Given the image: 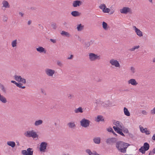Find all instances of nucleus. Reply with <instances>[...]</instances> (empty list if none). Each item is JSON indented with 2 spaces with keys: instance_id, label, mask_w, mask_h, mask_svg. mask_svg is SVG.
Here are the masks:
<instances>
[{
  "instance_id": "nucleus-20",
  "label": "nucleus",
  "mask_w": 155,
  "mask_h": 155,
  "mask_svg": "<svg viewBox=\"0 0 155 155\" xmlns=\"http://www.w3.org/2000/svg\"><path fill=\"white\" fill-rule=\"evenodd\" d=\"M0 89L4 93H6L7 91V89L5 86L0 83Z\"/></svg>"
},
{
  "instance_id": "nucleus-3",
  "label": "nucleus",
  "mask_w": 155,
  "mask_h": 155,
  "mask_svg": "<svg viewBox=\"0 0 155 155\" xmlns=\"http://www.w3.org/2000/svg\"><path fill=\"white\" fill-rule=\"evenodd\" d=\"M25 136L28 137H32L33 138L38 137V135L33 130L26 131L24 134Z\"/></svg>"
},
{
  "instance_id": "nucleus-21",
  "label": "nucleus",
  "mask_w": 155,
  "mask_h": 155,
  "mask_svg": "<svg viewBox=\"0 0 155 155\" xmlns=\"http://www.w3.org/2000/svg\"><path fill=\"white\" fill-rule=\"evenodd\" d=\"M2 4L3 5V7L5 8H9L10 7V5L8 2L5 0L3 1L2 2Z\"/></svg>"
},
{
  "instance_id": "nucleus-6",
  "label": "nucleus",
  "mask_w": 155,
  "mask_h": 155,
  "mask_svg": "<svg viewBox=\"0 0 155 155\" xmlns=\"http://www.w3.org/2000/svg\"><path fill=\"white\" fill-rule=\"evenodd\" d=\"M90 123V121L88 119L84 118L80 121L81 125L85 128L88 127Z\"/></svg>"
},
{
  "instance_id": "nucleus-16",
  "label": "nucleus",
  "mask_w": 155,
  "mask_h": 155,
  "mask_svg": "<svg viewBox=\"0 0 155 155\" xmlns=\"http://www.w3.org/2000/svg\"><path fill=\"white\" fill-rule=\"evenodd\" d=\"M128 83L129 84H130L134 86H136L138 84L136 80L134 79H130L128 81Z\"/></svg>"
},
{
  "instance_id": "nucleus-25",
  "label": "nucleus",
  "mask_w": 155,
  "mask_h": 155,
  "mask_svg": "<svg viewBox=\"0 0 155 155\" xmlns=\"http://www.w3.org/2000/svg\"><path fill=\"white\" fill-rule=\"evenodd\" d=\"M7 144L12 148L14 147L16 145L14 141H8Z\"/></svg>"
},
{
  "instance_id": "nucleus-17",
  "label": "nucleus",
  "mask_w": 155,
  "mask_h": 155,
  "mask_svg": "<svg viewBox=\"0 0 155 155\" xmlns=\"http://www.w3.org/2000/svg\"><path fill=\"white\" fill-rule=\"evenodd\" d=\"M0 101L3 103L5 104L7 102L6 98L0 94Z\"/></svg>"
},
{
  "instance_id": "nucleus-23",
  "label": "nucleus",
  "mask_w": 155,
  "mask_h": 155,
  "mask_svg": "<svg viewBox=\"0 0 155 155\" xmlns=\"http://www.w3.org/2000/svg\"><path fill=\"white\" fill-rule=\"evenodd\" d=\"M93 141L95 143L99 144L100 143L101 138L99 137L94 138L93 139Z\"/></svg>"
},
{
  "instance_id": "nucleus-14",
  "label": "nucleus",
  "mask_w": 155,
  "mask_h": 155,
  "mask_svg": "<svg viewBox=\"0 0 155 155\" xmlns=\"http://www.w3.org/2000/svg\"><path fill=\"white\" fill-rule=\"evenodd\" d=\"M116 141V139L115 138H110L107 139L106 143L108 144H112L114 143Z\"/></svg>"
},
{
  "instance_id": "nucleus-52",
  "label": "nucleus",
  "mask_w": 155,
  "mask_h": 155,
  "mask_svg": "<svg viewBox=\"0 0 155 155\" xmlns=\"http://www.w3.org/2000/svg\"><path fill=\"white\" fill-rule=\"evenodd\" d=\"M74 56L73 55L71 54L69 57H68L67 58L68 59H71L73 58Z\"/></svg>"
},
{
  "instance_id": "nucleus-35",
  "label": "nucleus",
  "mask_w": 155,
  "mask_h": 155,
  "mask_svg": "<svg viewBox=\"0 0 155 155\" xmlns=\"http://www.w3.org/2000/svg\"><path fill=\"white\" fill-rule=\"evenodd\" d=\"M140 131L143 133H146V130H147V128H143L142 127H140Z\"/></svg>"
},
{
  "instance_id": "nucleus-60",
  "label": "nucleus",
  "mask_w": 155,
  "mask_h": 155,
  "mask_svg": "<svg viewBox=\"0 0 155 155\" xmlns=\"http://www.w3.org/2000/svg\"><path fill=\"white\" fill-rule=\"evenodd\" d=\"M19 15H21V17L23 16V15H24L23 13H21V12H19Z\"/></svg>"
},
{
  "instance_id": "nucleus-48",
  "label": "nucleus",
  "mask_w": 155,
  "mask_h": 155,
  "mask_svg": "<svg viewBox=\"0 0 155 155\" xmlns=\"http://www.w3.org/2000/svg\"><path fill=\"white\" fill-rule=\"evenodd\" d=\"M64 26L66 28H68V22H64L63 24Z\"/></svg>"
},
{
  "instance_id": "nucleus-53",
  "label": "nucleus",
  "mask_w": 155,
  "mask_h": 155,
  "mask_svg": "<svg viewBox=\"0 0 155 155\" xmlns=\"http://www.w3.org/2000/svg\"><path fill=\"white\" fill-rule=\"evenodd\" d=\"M37 8L36 7H31V8H30V9L31 10H36V9Z\"/></svg>"
},
{
  "instance_id": "nucleus-2",
  "label": "nucleus",
  "mask_w": 155,
  "mask_h": 155,
  "mask_svg": "<svg viewBox=\"0 0 155 155\" xmlns=\"http://www.w3.org/2000/svg\"><path fill=\"white\" fill-rule=\"evenodd\" d=\"M95 103L97 104V106H101L104 107H107L110 106L112 104V103L109 101L103 102L97 100Z\"/></svg>"
},
{
  "instance_id": "nucleus-34",
  "label": "nucleus",
  "mask_w": 155,
  "mask_h": 155,
  "mask_svg": "<svg viewBox=\"0 0 155 155\" xmlns=\"http://www.w3.org/2000/svg\"><path fill=\"white\" fill-rule=\"evenodd\" d=\"M113 124L114 125L116 126V127H119L122 128V127L120 124V122L119 121H117L113 122Z\"/></svg>"
},
{
  "instance_id": "nucleus-11",
  "label": "nucleus",
  "mask_w": 155,
  "mask_h": 155,
  "mask_svg": "<svg viewBox=\"0 0 155 155\" xmlns=\"http://www.w3.org/2000/svg\"><path fill=\"white\" fill-rule=\"evenodd\" d=\"M48 143L45 142H42L40 145V150L41 152H45Z\"/></svg>"
},
{
  "instance_id": "nucleus-62",
  "label": "nucleus",
  "mask_w": 155,
  "mask_h": 155,
  "mask_svg": "<svg viewBox=\"0 0 155 155\" xmlns=\"http://www.w3.org/2000/svg\"><path fill=\"white\" fill-rule=\"evenodd\" d=\"M153 154L152 152L151 151H150L148 154V155H151L152 154Z\"/></svg>"
},
{
  "instance_id": "nucleus-46",
  "label": "nucleus",
  "mask_w": 155,
  "mask_h": 155,
  "mask_svg": "<svg viewBox=\"0 0 155 155\" xmlns=\"http://www.w3.org/2000/svg\"><path fill=\"white\" fill-rule=\"evenodd\" d=\"M22 84L20 83H17L16 85L17 87L21 88Z\"/></svg>"
},
{
  "instance_id": "nucleus-64",
  "label": "nucleus",
  "mask_w": 155,
  "mask_h": 155,
  "mask_svg": "<svg viewBox=\"0 0 155 155\" xmlns=\"http://www.w3.org/2000/svg\"><path fill=\"white\" fill-rule=\"evenodd\" d=\"M129 136L131 137H133V135L131 134H129Z\"/></svg>"
},
{
  "instance_id": "nucleus-58",
  "label": "nucleus",
  "mask_w": 155,
  "mask_h": 155,
  "mask_svg": "<svg viewBox=\"0 0 155 155\" xmlns=\"http://www.w3.org/2000/svg\"><path fill=\"white\" fill-rule=\"evenodd\" d=\"M31 23V20H29L28 21V25H30Z\"/></svg>"
},
{
  "instance_id": "nucleus-22",
  "label": "nucleus",
  "mask_w": 155,
  "mask_h": 155,
  "mask_svg": "<svg viewBox=\"0 0 155 155\" xmlns=\"http://www.w3.org/2000/svg\"><path fill=\"white\" fill-rule=\"evenodd\" d=\"M124 114L127 116H130V114L129 111H128V109L126 108V107H124Z\"/></svg>"
},
{
  "instance_id": "nucleus-43",
  "label": "nucleus",
  "mask_w": 155,
  "mask_h": 155,
  "mask_svg": "<svg viewBox=\"0 0 155 155\" xmlns=\"http://www.w3.org/2000/svg\"><path fill=\"white\" fill-rule=\"evenodd\" d=\"M113 128L114 129V130L116 131V132H117V131L118 130H120V128L118 127H115V126H114L113 127Z\"/></svg>"
},
{
  "instance_id": "nucleus-44",
  "label": "nucleus",
  "mask_w": 155,
  "mask_h": 155,
  "mask_svg": "<svg viewBox=\"0 0 155 155\" xmlns=\"http://www.w3.org/2000/svg\"><path fill=\"white\" fill-rule=\"evenodd\" d=\"M123 131L125 133H129V131L127 129L124 128L123 130Z\"/></svg>"
},
{
  "instance_id": "nucleus-37",
  "label": "nucleus",
  "mask_w": 155,
  "mask_h": 155,
  "mask_svg": "<svg viewBox=\"0 0 155 155\" xmlns=\"http://www.w3.org/2000/svg\"><path fill=\"white\" fill-rule=\"evenodd\" d=\"M14 78L15 80L16 81H19L20 79H21V77L20 76H18L15 75L14 76Z\"/></svg>"
},
{
  "instance_id": "nucleus-41",
  "label": "nucleus",
  "mask_w": 155,
  "mask_h": 155,
  "mask_svg": "<svg viewBox=\"0 0 155 155\" xmlns=\"http://www.w3.org/2000/svg\"><path fill=\"white\" fill-rule=\"evenodd\" d=\"M130 70L131 72L133 74L135 72V69L134 67H130Z\"/></svg>"
},
{
  "instance_id": "nucleus-29",
  "label": "nucleus",
  "mask_w": 155,
  "mask_h": 155,
  "mask_svg": "<svg viewBox=\"0 0 155 155\" xmlns=\"http://www.w3.org/2000/svg\"><path fill=\"white\" fill-rule=\"evenodd\" d=\"M135 32H136L137 35L139 37H141L143 35L142 32L139 29H136V31H135Z\"/></svg>"
},
{
  "instance_id": "nucleus-47",
  "label": "nucleus",
  "mask_w": 155,
  "mask_h": 155,
  "mask_svg": "<svg viewBox=\"0 0 155 155\" xmlns=\"http://www.w3.org/2000/svg\"><path fill=\"white\" fill-rule=\"evenodd\" d=\"M107 131L110 132H111L112 131H113V130L111 127H109L107 128Z\"/></svg>"
},
{
  "instance_id": "nucleus-38",
  "label": "nucleus",
  "mask_w": 155,
  "mask_h": 155,
  "mask_svg": "<svg viewBox=\"0 0 155 155\" xmlns=\"http://www.w3.org/2000/svg\"><path fill=\"white\" fill-rule=\"evenodd\" d=\"M140 47V46L139 45L134 46V47L130 49L129 50V51H134L136 49H138Z\"/></svg>"
},
{
  "instance_id": "nucleus-10",
  "label": "nucleus",
  "mask_w": 155,
  "mask_h": 155,
  "mask_svg": "<svg viewBox=\"0 0 155 155\" xmlns=\"http://www.w3.org/2000/svg\"><path fill=\"white\" fill-rule=\"evenodd\" d=\"M45 71L47 75L50 77L53 76L55 72L54 70L49 68H46Z\"/></svg>"
},
{
  "instance_id": "nucleus-49",
  "label": "nucleus",
  "mask_w": 155,
  "mask_h": 155,
  "mask_svg": "<svg viewBox=\"0 0 155 155\" xmlns=\"http://www.w3.org/2000/svg\"><path fill=\"white\" fill-rule=\"evenodd\" d=\"M74 97V96L73 95L69 94L68 95V98L69 99H71Z\"/></svg>"
},
{
  "instance_id": "nucleus-54",
  "label": "nucleus",
  "mask_w": 155,
  "mask_h": 155,
  "mask_svg": "<svg viewBox=\"0 0 155 155\" xmlns=\"http://www.w3.org/2000/svg\"><path fill=\"white\" fill-rule=\"evenodd\" d=\"M50 40L52 42L54 43H55L56 42V41L55 39H51Z\"/></svg>"
},
{
  "instance_id": "nucleus-9",
  "label": "nucleus",
  "mask_w": 155,
  "mask_h": 155,
  "mask_svg": "<svg viewBox=\"0 0 155 155\" xmlns=\"http://www.w3.org/2000/svg\"><path fill=\"white\" fill-rule=\"evenodd\" d=\"M99 8L102 10L103 12L104 13H109L110 11L109 8H107L106 5L104 4H101L99 6Z\"/></svg>"
},
{
  "instance_id": "nucleus-61",
  "label": "nucleus",
  "mask_w": 155,
  "mask_h": 155,
  "mask_svg": "<svg viewBox=\"0 0 155 155\" xmlns=\"http://www.w3.org/2000/svg\"><path fill=\"white\" fill-rule=\"evenodd\" d=\"M111 132L113 134H114L116 136H117V134L115 133L113 130Z\"/></svg>"
},
{
  "instance_id": "nucleus-13",
  "label": "nucleus",
  "mask_w": 155,
  "mask_h": 155,
  "mask_svg": "<svg viewBox=\"0 0 155 155\" xmlns=\"http://www.w3.org/2000/svg\"><path fill=\"white\" fill-rule=\"evenodd\" d=\"M110 63L112 65H114L117 67H120V64L118 62L117 60H114L113 59H111L110 61Z\"/></svg>"
},
{
  "instance_id": "nucleus-7",
  "label": "nucleus",
  "mask_w": 155,
  "mask_h": 155,
  "mask_svg": "<svg viewBox=\"0 0 155 155\" xmlns=\"http://www.w3.org/2000/svg\"><path fill=\"white\" fill-rule=\"evenodd\" d=\"M32 150V148H29L27 149V150H22L21 153L23 155H33V151Z\"/></svg>"
},
{
  "instance_id": "nucleus-18",
  "label": "nucleus",
  "mask_w": 155,
  "mask_h": 155,
  "mask_svg": "<svg viewBox=\"0 0 155 155\" xmlns=\"http://www.w3.org/2000/svg\"><path fill=\"white\" fill-rule=\"evenodd\" d=\"M95 120L97 122H99L100 121H104V117L102 115H98L97 116Z\"/></svg>"
},
{
  "instance_id": "nucleus-28",
  "label": "nucleus",
  "mask_w": 155,
  "mask_h": 155,
  "mask_svg": "<svg viewBox=\"0 0 155 155\" xmlns=\"http://www.w3.org/2000/svg\"><path fill=\"white\" fill-rule=\"evenodd\" d=\"M61 34L62 35L68 37H69L70 36V35L68 32H66L64 31H61Z\"/></svg>"
},
{
  "instance_id": "nucleus-50",
  "label": "nucleus",
  "mask_w": 155,
  "mask_h": 155,
  "mask_svg": "<svg viewBox=\"0 0 155 155\" xmlns=\"http://www.w3.org/2000/svg\"><path fill=\"white\" fill-rule=\"evenodd\" d=\"M57 64L60 66H61L62 65V63L61 62V61H57Z\"/></svg>"
},
{
  "instance_id": "nucleus-26",
  "label": "nucleus",
  "mask_w": 155,
  "mask_h": 155,
  "mask_svg": "<svg viewBox=\"0 0 155 155\" xmlns=\"http://www.w3.org/2000/svg\"><path fill=\"white\" fill-rule=\"evenodd\" d=\"M43 122V121L42 120H39L35 121L34 124L35 126H38L41 124H42Z\"/></svg>"
},
{
  "instance_id": "nucleus-19",
  "label": "nucleus",
  "mask_w": 155,
  "mask_h": 155,
  "mask_svg": "<svg viewBox=\"0 0 155 155\" xmlns=\"http://www.w3.org/2000/svg\"><path fill=\"white\" fill-rule=\"evenodd\" d=\"M71 14L73 16L76 17L80 16L81 13L77 11H73L71 12Z\"/></svg>"
},
{
  "instance_id": "nucleus-31",
  "label": "nucleus",
  "mask_w": 155,
  "mask_h": 155,
  "mask_svg": "<svg viewBox=\"0 0 155 155\" xmlns=\"http://www.w3.org/2000/svg\"><path fill=\"white\" fill-rule=\"evenodd\" d=\"M102 25L103 28L105 30H107V29L108 25L106 22L103 21L102 22Z\"/></svg>"
},
{
  "instance_id": "nucleus-39",
  "label": "nucleus",
  "mask_w": 155,
  "mask_h": 155,
  "mask_svg": "<svg viewBox=\"0 0 155 155\" xmlns=\"http://www.w3.org/2000/svg\"><path fill=\"white\" fill-rule=\"evenodd\" d=\"M120 130H118L117 131V133L122 136H125L124 134H123V133L122 132V131H123L122 129H121L120 128Z\"/></svg>"
},
{
  "instance_id": "nucleus-8",
  "label": "nucleus",
  "mask_w": 155,
  "mask_h": 155,
  "mask_svg": "<svg viewBox=\"0 0 155 155\" xmlns=\"http://www.w3.org/2000/svg\"><path fill=\"white\" fill-rule=\"evenodd\" d=\"M120 12L121 13L124 14H127L128 13L130 14L132 13L131 8L128 7H124L122 9L120 10Z\"/></svg>"
},
{
  "instance_id": "nucleus-63",
  "label": "nucleus",
  "mask_w": 155,
  "mask_h": 155,
  "mask_svg": "<svg viewBox=\"0 0 155 155\" xmlns=\"http://www.w3.org/2000/svg\"><path fill=\"white\" fill-rule=\"evenodd\" d=\"M152 152H153V154H154L155 153V148L153 149Z\"/></svg>"
},
{
  "instance_id": "nucleus-45",
  "label": "nucleus",
  "mask_w": 155,
  "mask_h": 155,
  "mask_svg": "<svg viewBox=\"0 0 155 155\" xmlns=\"http://www.w3.org/2000/svg\"><path fill=\"white\" fill-rule=\"evenodd\" d=\"M150 113L152 115H153L155 114V107L153 109L151 110Z\"/></svg>"
},
{
  "instance_id": "nucleus-32",
  "label": "nucleus",
  "mask_w": 155,
  "mask_h": 155,
  "mask_svg": "<svg viewBox=\"0 0 155 155\" xmlns=\"http://www.w3.org/2000/svg\"><path fill=\"white\" fill-rule=\"evenodd\" d=\"M69 127L72 128L75 127V125L74 122H70L68 124Z\"/></svg>"
},
{
  "instance_id": "nucleus-59",
  "label": "nucleus",
  "mask_w": 155,
  "mask_h": 155,
  "mask_svg": "<svg viewBox=\"0 0 155 155\" xmlns=\"http://www.w3.org/2000/svg\"><path fill=\"white\" fill-rule=\"evenodd\" d=\"M96 81L97 82H99L101 81L102 80L101 78H98V80H97Z\"/></svg>"
},
{
  "instance_id": "nucleus-57",
  "label": "nucleus",
  "mask_w": 155,
  "mask_h": 155,
  "mask_svg": "<svg viewBox=\"0 0 155 155\" xmlns=\"http://www.w3.org/2000/svg\"><path fill=\"white\" fill-rule=\"evenodd\" d=\"M152 139L153 140H155V134H154L152 137Z\"/></svg>"
},
{
  "instance_id": "nucleus-42",
  "label": "nucleus",
  "mask_w": 155,
  "mask_h": 155,
  "mask_svg": "<svg viewBox=\"0 0 155 155\" xmlns=\"http://www.w3.org/2000/svg\"><path fill=\"white\" fill-rule=\"evenodd\" d=\"M22 79H20L19 81L21 82L23 84H25L26 82V81L25 79L21 78Z\"/></svg>"
},
{
  "instance_id": "nucleus-40",
  "label": "nucleus",
  "mask_w": 155,
  "mask_h": 155,
  "mask_svg": "<svg viewBox=\"0 0 155 155\" xmlns=\"http://www.w3.org/2000/svg\"><path fill=\"white\" fill-rule=\"evenodd\" d=\"M51 27L54 29H56L57 28L56 24L55 23H53L51 25Z\"/></svg>"
},
{
  "instance_id": "nucleus-15",
  "label": "nucleus",
  "mask_w": 155,
  "mask_h": 155,
  "mask_svg": "<svg viewBox=\"0 0 155 155\" xmlns=\"http://www.w3.org/2000/svg\"><path fill=\"white\" fill-rule=\"evenodd\" d=\"M36 49L37 51L41 53H43L45 54L46 52V50L45 48L41 46H39L38 48H37Z\"/></svg>"
},
{
  "instance_id": "nucleus-12",
  "label": "nucleus",
  "mask_w": 155,
  "mask_h": 155,
  "mask_svg": "<svg viewBox=\"0 0 155 155\" xmlns=\"http://www.w3.org/2000/svg\"><path fill=\"white\" fill-rule=\"evenodd\" d=\"M83 2L80 0H77L73 1L72 6L74 7H79L82 5Z\"/></svg>"
},
{
  "instance_id": "nucleus-36",
  "label": "nucleus",
  "mask_w": 155,
  "mask_h": 155,
  "mask_svg": "<svg viewBox=\"0 0 155 155\" xmlns=\"http://www.w3.org/2000/svg\"><path fill=\"white\" fill-rule=\"evenodd\" d=\"M17 44V40L16 39L13 41L12 43V47H15L16 46Z\"/></svg>"
},
{
  "instance_id": "nucleus-5",
  "label": "nucleus",
  "mask_w": 155,
  "mask_h": 155,
  "mask_svg": "<svg viewBox=\"0 0 155 155\" xmlns=\"http://www.w3.org/2000/svg\"><path fill=\"white\" fill-rule=\"evenodd\" d=\"M89 59L91 61H94L100 59V56H98L93 53H90L89 54Z\"/></svg>"
},
{
  "instance_id": "nucleus-55",
  "label": "nucleus",
  "mask_w": 155,
  "mask_h": 155,
  "mask_svg": "<svg viewBox=\"0 0 155 155\" xmlns=\"http://www.w3.org/2000/svg\"><path fill=\"white\" fill-rule=\"evenodd\" d=\"M146 132L145 133L146 134L149 135L150 134V132L149 130H146Z\"/></svg>"
},
{
  "instance_id": "nucleus-33",
  "label": "nucleus",
  "mask_w": 155,
  "mask_h": 155,
  "mask_svg": "<svg viewBox=\"0 0 155 155\" xmlns=\"http://www.w3.org/2000/svg\"><path fill=\"white\" fill-rule=\"evenodd\" d=\"M93 41L91 40L90 41L86 42L84 43L85 45L87 47H89L91 44L93 43Z\"/></svg>"
},
{
  "instance_id": "nucleus-1",
  "label": "nucleus",
  "mask_w": 155,
  "mask_h": 155,
  "mask_svg": "<svg viewBox=\"0 0 155 155\" xmlns=\"http://www.w3.org/2000/svg\"><path fill=\"white\" fill-rule=\"evenodd\" d=\"M130 145L122 141H117L116 143V147L118 150L121 153H125L128 147Z\"/></svg>"
},
{
  "instance_id": "nucleus-30",
  "label": "nucleus",
  "mask_w": 155,
  "mask_h": 155,
  "mask_svg": "<svg viewBox=\"0 0 155 155\" xmlns=\"http://www.w3.org/2000/svg\"><path fill=\"white\" fill-rule=\"evenodd\" d=\"M84 26L82 25L81 24L78 25L77 27V29L78 31H81L84 28Z\"/></svg>"
},
{
  "instance_id": "nucleus-24",
  "label": "nucleus",
  "mask_w": 155,
  "mask_h": 155,
  "mask_svg": "<svg viewBox=\"0 0 155 155\" xmlns=\"http://www.w3.org/2000/svg\"><path fill=\"white\" fill-rule=\"evenodd\" d=\"M74 111L76 113H82L83 112V109L81 107H79V108L77 109H75L74 110Z\"/></svg>"
},
{
  "instance_id": "nucleus-51",
  "label": "nucleus",
  "mask_w": 155,
  "mask_h": 155,
  "mask_svg": "<svg viewBox=\"0 0 155 155\" xmlns=\"http://www.w3.org/2000/svg\"><path fill=\"white\" fill-rule=\"evenodd\" d=\"M141 113L143 114L144 115H147V112L145 110H142Z\"/></svg>"
},
{
  "instance_id": "nucleus-4",
  "label": "nucleus",
  "mask_w": 155,
  "mask_h": 155,
  "mask_svg": "<svg viewBox=\"0 0 155 155\" xmlns=\"http://www.w3.org/2000/svg\"><path fill=\"white\" fill-rule=\"evenodd\" d=\"M150 148V145L147 142L144 143L143 146L141 147L139 149V151L142 154L145 153L146 151L148 150Z\"/></svg>"
},
{
  "instance_id": "nucleus-56",
  "label": "nucleus",
  "mask_w": 155,
  "mask_h": 155,
  "mask_svg": "<svg viewBox=\"0 0 155 155\" xmlns=\"http://www.w3.org/2000/svg\"><path fill=\"white\" fill-rule=\"evenodd\" d=\"M11 82L12 83L16 85V84L17 83V82H16L15 81H11Z\"/></svg>"
},
{
  "instance_id": "nucleus-27",
  "label": "nucleus",
  "mask_w": 155,
  "mask_h": 155,
  "mask_svg": "<svg viewBox=\"0 0 155 155\" xmlns=\"http://www.w3.org/2000/svg\"><path fill=\"white\" fill-rule=\"evenodd\" d=\"M85 152L89 155H94V152H95V151H93L92 152H91L90 149H87L86 150Z\"/></svg>"
}]
</instances>
